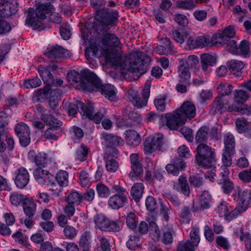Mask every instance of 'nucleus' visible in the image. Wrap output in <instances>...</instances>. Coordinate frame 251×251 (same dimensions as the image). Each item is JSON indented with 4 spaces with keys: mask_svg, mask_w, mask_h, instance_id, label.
Wrapping results in <instances>:
<instances>
[{
    "mask_svg": "<svg viewBox=\"0 0 251 251\" xmlns=\"http://www.w3.org/2000/svg\"><path fill=\"white\" fill-rule=\"evenodd\" d=\"M151 61V58L143 52L132 53L125 62V69L131 73L137 74L136 77L138 78L146 72Z\"/></svg>",
    "mask_w": 251,
    "mask_h": 251,
    "instance_id": "obj_1",
    "label": "nucleus"
},
{
    "mask_svg": "<svg viewBox=\"0 0 251 251\" xmlns=\"http://www.w3.org/2000/svg\"><path fill=\"white\" fill-rule=\"evenodd\" d=\"M118 14L116 11H110L108 9L102 8L97 10L95 19L97 21L93 27L99 35L108 30L107 26H113L118 21Z\"/></svg>",
    "mask_w": 251,
    "mask_h": 251,
    "instance_id": "obj_2",
    "label": "nucleus"
},
{
    "mask_svg": "<svg viewBox=\"0 0 251 251\" xmlns=\"http://www.w3.org/2000/svg\"><path fill=\"white\" fill-rule=\"evenodd\" d=\"M52 9L53 7L49 2L39 5L35 10L29 8L25 20L26 24L33 29L41 27L43 24V20L47 18L46 15L51 12Z\"/></svg>",
    "mask_w": 251,
    "mask_h": 251,
    "instance_id": "obj_3",
    "label": "nucleus"
},
{
    "mask_svg": "<svg viewBox=\"0 0 251 251\" xmlns=\"http://www.w3.org/2000/svg\"><path fill=\"white\" fill-rule=\"evenodd\" d=\"M112 190L115 194L111 196L108 201V205L112 209L118 210L124 207L128 202L126 189L119 184L114 182L111 184Z\"/></svg>",
    "mask_w": 251,
    "mask_h": 251,
    "instance_id": "obj_4",
    "label": "nucleus"
},
{
    "mask_svg": "<svg viewBox=\"0 0 251 251\" xmlns=\"http://www.w3.org/2000/svg\"><path fill=\"white\" fill-rule=\"evenodd\" d=\"M88 73L94 74L87 70L81 71L80 74L73 70L68 73L67 77L68 81L71 84L79 83L84 90L91 92L93 89L92 85H91L93 79L88 76Z\"/></svg>",
    "mask_w": 251,
    "mask_h": 251,
    "instance_id": "obj_5",
    "label": "nucleus"
},
{
    "mask_svg": "<svg viewBox=\"0 0 251 251\" xmlns=\"http://www.w3.org/2000/svg\"><path fill=\"white\" fill-rule=\"evenodd\" d=\"M88 76L93 79L91 84L93 87V91H99L104 97L111 101L117 100L116 92L113 85L110 84H102L100 79L95 74H87Z\"/></svg>",
    "mask_w": 251,
    "mask_h": 251,
    "instance_id": "obj_6",
    "label": "nucleus"
},
{
    "mask_svg": "<svg viewBox=\"0 0 251 251\" xmlns=\"http://www.w3.org/2000/svg\"><path fill=\"white\" fill-rule=\"evenodd\" d=\"M249 97L248 93L242 90H236L234 94V102L228 106V110L229 111H236L242 114L249 115L251 113L249 109L244 105V102Z\"/></svg>",
    "mask_w": 251,
    "mask_h": 251,
    "instance_id": "obj_7",
    "label": "nucleus"
},
{
    "mask_svg": "<svg viewBox=\"0 0 251 251\" xmlns=\"http://www.w3.org/2000/svg\"><path fill=\"white\" fill-rule=\"evenodd\" d=\"M96 226L101 231L106 232H117L120 230L122 222L109 220L104 215L97 214L94 217Z\"/></svg>",
    "mask_w": 251,
    "mask_h": 251,
    "instance_id": "obj_8",
    "label": "nucleus"
},
{
    "mask_svg": "<svg viewBox=\"0 0 251 251\" xmlns=\"http://www.w3.org/2000/svg\"><path fill=\"white\" fill-rule=\"evenodd\" d=\"M81 110L82 116L86 117H91L90 112L92 111V103L89 102L86 105L83 103L75 99H73L70 100L68 105V114L70 116H74L79 111L78 108Z\"/></svg>",
    "mask_w": 251,
    "mask_h": 251,
    "instance_id": "obj_9",
    "label": "nucleus"
},
{
    "mask_svg": "<svg viewBox=\"0 0 251 251\" xmlns=\"http://www.w3.org/2000/svg\"><path fill=\"white\" fill-rule=\"evenodd\" d=\"M156 150L163 151L165 150L163 136L161 134H157L151 139L148 138L145 142L144 151L146 153H152Z\"/></svg>",
    "mask_w": 251,
    "mask_h": 251,
    "instance_id": "obj_10",
    "label": "nucleus"
},
{
    "mask_svg": "<svg viewBox=\"0 0 251 251\" xmlns=\"http://www.w3.org/2000/svg\"><path fill=\"white\" fill-rule=\"evenodd\" d=\"M196 107L191 101L183 102L180 107L176 110V114L181 117V120L185 123L187 119H191L196 116Z\"/></svg>",
    "mask_w": 251,
    "mask_h": 251,
    "instance_id": "obj_11",
    "label": "nucleus"
},
{
    "mask_svg": "<svg viewBox=\"0 0 251 251\" xmlns=\"http://www.w3.org/2000/svg\"><path fill=\"white\" fill-rule=\"evenodd\" d=\"M44 54L48 57L53 58H66L70 56L69 50L58 45L48 48Z\"/></svg>",
    "mask_w": 251,
    "mask_h": 251,
    "instance_id": "obj_12",
    "label": "nucleus"
},
{
    "mask_svg": "<svg viewBox=\"0 0 251 251\" xmlns=\"http://www.w3.org/2000/svg\"><path fill=\"white\" fill-rule=\"evenodd\" d=\"M33 176L36 180L40 184L46 183L53 184L54 176L48 171L42 168H37L33 171Z\"/></svg>",
    "mask_w": 251,
    "mask_h": 251,
    "instance_id": "obj_13",
    "label": "nucleus"
},
{
    "mask_svg": "<svg viewBox=\"0 0 251 251\" xmlns=\"http://www.w3.org/2000/svg\"><path fill=\"white\" fill-rule=\"evenodd\" d=\"M186 167V164L183 158H175L171 163L166 165V169L168 173L177 176L179 172L184 170Z\"/></svg>",
    "mask_w": 251,
    "mask_h": 251,
    "instance_id": "obj_14",
    "label": "nucleus"
},
{
    "mask_svg": "<svg viewBox=\"0 0 251 251\" xmlns=\"http://www.w3.org/2000/svg\"><path fill=\"white\" fill-rule=\"evenodd\" d=\"M18 3L16 1H9L0 5V17L4 18L15 14L18 12Z\"/></svg>",
    "mask_w": 251,
    "mask_h": 251,
    "instance_id": "obj_15",
    "label": "nucleus"
},
{
    "mask_svg": "<svg viewBox=\"0 0 251 251\" xmlns=\"http://www.w3.org/2000/svg\"><path fill=\"white\" fill-rule=\"evenodd\" d=\"M225 150L223 157H231L235 153V140L234 136L229 133L224 137Z\"/></svg>",
    "mask_w": 251,
    "mask_h": 251,
    "instance_id": "obj_16",
    "label": "nucleus"
},
{
    "mask_svg": "<svg viewBox=\"0 0 251 251\" xmlns=\"http://www.w3.org/2000/svg\"><path fill=\"white\" fill-rule=\"evenodd\" d=\"M29 180V175L26 169L21 167L18 170V173L15 179V183L19 188H25Z\"/></svg>",
    "mask_w": 251,
    "mask_h": 251,
    "instance_id": "obj_17",
    "label": "nucleus"
},
{
    "mask_svg": "<svg viewBox=\"0 0 251 251\" xmlns=\"http://www.w3.org/2000/svg\"><path fill=\"white\" fill-rule=\"evenodd\" d=\"M143 158H130L131 168L132 171L129 173V176L133 178L135 176H139L143 173Z\"/></svg>",
    "mask_w": 251,
    "mask_h": 251,
    "instance_id": "obj_18",
    "label": "nucleus"
},
{
    "mask_svg": "<svg viewBox=\"0 0 251 251\" xmlns=\"http://www.w3.org/2000/svg\"><path fill=\"white\" fill-rule=\"evenodd\" d=\"M174 188L177 191L180 192L186 196L189 195V186L187 183L186 177L183 175L179 176L178 179V183H174Z\"/></svg>",
    "mask_w": 251,
    "mask_h": 251,
    "instance_id": "obj_19",
    "label": "nucleus"
},
{
    "mask_svg": "<svg viewBox=\"0 0 251 251\" xmlns=\"http://www.w3.org/2000/svg\"><path fill=\"white\" fill-rule=\"evenodd\" d=\"M101 42L105 47L110 48L118 47L120 45L119 39L113 34H104L101 39Z\"/></svg>",
    "mask_w": 251,
    "mask_h": 251,
    "instance_id": "obj_20",
    "label": "nucleus"
},
{
    "mask_svg": "<svg viewBox=\"0 0 251 251\" xmlns=\"http://www.w3.org/2000/svg\"><path fill=\"white\" fill-rule=\"evenodd\" d=\"M91 233L89 231L83 232L79 239V246L82 251H89L90 250Z\"/></svg>",
    "mask_w": 251,
    "mask_h": 251,
    "instance_id": "obj_21",
    "label": "nucleus"
},
{
    "mask_svg": "<svg viewBox=\"0 0 251 251\" xmlns=\"http://www.w3.org/2000/svg\"><path fill=\"white\" fill-rule=\"evenodd\" d=\"M166 119L167 120L166 125L171 129H175L179 125L184 123L181 120V117L176 115V111L175 114H166Z\"/></svg>",
    "mask_w": 251,
    "mask_h": 251,
    "instance_id": "obj_22",
    "label": "nucleus"
},
{
    "mask_svg": "<svg viewBox=\"0 0 251 251\" xmlns=\"http://www.w3.org/2000/svg\"><path fill=\"white\" fill-rule=\"evenodd\" d=\"M128 99L138 108H141L147 104L146 100L138 97L137 93L134 90H130L128 93Z\"/></svg>",
    "mask_w": 251,
    "mask_h": 251,
    "instance_id": "obj_23",
    "label": "nucleus"
},
{
    "mask_svg": "<svg viewBox=\"0 0 251 251\" xmlns=\"http://www.w3.org/2000/svg\"><path fill=\"white\" fill-rule=\"evenodd\" d=\"M228 104V101H226L222 97H217L215 98L210 106V113L211 114L215 115L218 112L223 109L225 105Z\"/></svg>",
    "mask_w": 251,
    "mask_h": 251,
    "instance_id": "obj_24",
    "label": "nucleus"
},
{
    "mask_svg": "<svg viewBox=\"0 0 251 251\" xmlns=\"http://www.w3.org/2000/svg\"><path fill=\"white\" fill-rule=\"evenodd\" d=\"M216 57L209 53H204L201 55V62L202 68L204 71H207L208 66H212L216 63Z\"/></svg>",
    "mask_w": 251,
    "mask_h": 251,
    "instance_id": "obj_25",
    "label": "nucleus"
},
{
    "mask_svg": "<svg viewBox=\"0 0 251 251\" xmlns=\"http://www.w3.org/2000/svg\"><path fill=\"white\" fill-rule=\"evenodd\" d=\"M126 141L128 144L136 146L141 142V139L139 134L135 130H128L126 132Z\"/></svg>",
    "mask_w": 251,
    "mask_h": 251,
    "instance_id": "obj_26",
    "label": "nucleus"
},
{
    "mask_svg": "<svg viewBox=\"0 0 251 251\" xmlns=\"http://www.w3.org/2000/svg\"><path fill=\"white\" fill-rule=\"evenodd\" d=\"M40 76L47 86L52 85L54 83V79L50 72L47 68L40 66L38 69Z\"/></svg>",
    "mask_w": 251,
    "mask_h": 251,
    "instance_id": "obj_27",
    "label": "nucleus"
},
{
    "mask_svg": "<svg viewBox=\"0 0 251 251\" xmlns=\"http://www.w3.org/2000/svg\"><path fill=\"white\" fill-rule=\"evenodd\" d=\"M197 154L195 157H212L214 154L211 148L203 143L200 144L197 147Z\"/></svg>",
    "mask_w": 251,
    "mask_h": 251,
    "instance_id": "obj_28",
    "label": "nucleus"
},
{
    "mask_svg": "<svg viewBox=\"0 0 251 251\" xmlns=\"http://www.w3.org/2000/svg\"><path fill=\"white\" fill-rule=\"evenodd\" d=\"M227 65L232 70L233 74L236 76H239L241 74V71L244 67L243 62L238 60H232L229 61Z\"/></svg>",
    "mask_w": 251,
    "mask_h": 251,
    "instance_id": "obj_29",
    "label": "nucleus"
},
{
    "mask_svg": "<svg viewBox=\"0 0 251 251\" xmlns=\"http://www.w3.org/2000/svg\"><path fill=\"white\" fill-rule=\"evenodd\" d=\"M144 188V184L142 183H135L131 187V195L136 201H139L142 198Z\"/></svg>",
    "mask_w": 251,
    "mask_h": 251,
    "instance_id": "obj_30",
    "label": "nucleus"
},
{
    "mask_svg": "<svg viewBox=\"0 0 251 251\" xmlns=\"http://www.w3.org/2000/svg\"><path fill=\"white\" fill-rule=\"evenodd\" d=\"M41 119L47 125L50 126L51 128L58 127L62 126V122L58 120L51 115L42 114Z\"/></svg>",
    "mask_w": 251,
    "mask_h": 251,
    "instance_id": "obj_31",
    "label": "nucleus"
},
{
    "mask_svg": "<svg viewBox=\"0 0 251 251\" xmlns=\"http://www.w3.org/2000/svg\"><path fill=\"white\" fill-rule=\"evenodd\" d=\"M123 115L132 121L131 124L133 125L138 126L141 124V116L136 112H132L128 107L124 111Z\"/></svg>",
    "mask_w": 251,
    "mask_h": 251,
    "instance_id": "obj_32",
    "label": "nucleus"
},
{
    "mask_svg": "<svg viewBox=\"0 0 251 251\" xmlns=\"http://www.w3.org/2000/svg\"><path fill=\"white\" fill-rule=\"evenodd\" d=\"M69 204L78 205L82 201V195L77 191H72L66 198Z\"/></svg>",
    "mask_w": 251,
    "mask_h": 251,
    "instance_id": "obj_33",
    "label": "nucleus"
},
{
    "mask_svg": "<svg viewBox=\"0 0 251 251\" xmlns=\"http://www.w3.org/2000/svg\"><path fill=\"white\" fill-rule=\"evenodd\" d=\"M50 90V86H46L43 89L38 90L34 94L32 99L33 101L38 102L47 98Z\"/></svg>",
    "mask_w": 251,
    "mask_h": 251,
    "instance_id": "obj_34",
    "label": "nucleus"
},
{
    "mask_svg": "<svg viewBox=\"0 0 251 251\" xmlns=\"http://www.w3.org/2000/svg\"><path fill=\"white\" fill-rule=\"evenodd\" d=\"M198 1L197 0H178L176 2V6L179 8L191 10L197 6Z\"/></svg>",
    "mask_w": 251,
    "mask_h": 251,
    "instance_id": "obj_35",
    "label": "nucleus"
},
{
    "mask_svg": "<svg viewBox=\"0 0 251 251\" xmlns=\"http://www.w3.org/2000/svg\"><path fill=\"white\" fill-rule=\"evenodd\" d=\"M149 232L152 240L155 241H157L159 240L161 231L154 221H151L149 222Z\"/></svg>",
    "mask_w": 251,
    "mask_h": 251,
    "instance_id": "obj_36",
    "label": "nucleus"
},
{
    "mask_svg": "<svg viewBox=\"0 0 251 251\" xmlns=\"http://www.w3.org/2000/svg\"><path fill=\"white\" fill-rule=\"evenodd\" d=\"M68 173L66 171L60 170L56 175V180L60 186L66 187L68 185Z\"/></svg>",
    "mask_w": 251,
    "mask_h": 251,
    "instance_id": "obj_37",
    "label": "nucleus"
},
{
    "mask_svg": "<svg viewBox=\"0 0 251 251\" xmlns=\"http://www.w3.org/2000/svg\"><path fill=\"white\" fill-rule=\"evenodd\" d=\"M96 188L99 198H107L111 194L110 188L103 183H98Z\"/></svg>",
    "mask_w": 251,
    "mask_h": 251,
    "instance_id": "obj_38",
    "label": "nucleus"
},
{
    "mask_svg": "<svg viewBox=\"0 0 251 251\" xmlns=\"http://www.w3.org/2000/svg\"><path fill=\"white\" fill-rule=\"evenodd\" d=\"M188 67L183 65H179L178 72L180 81L182 82L187 83L191 77V73Z\"/></svg>",
    "mask_w": 251,
    "mask_h": 251,
    "instance_id": "obj_39",
    "label": "nucleus"
},
{
    "mask_svg": "<svg viewBox=\"0 0 251 251\" xmlns=\"http://www.w3.org/2000/svg\"><path fill=\"white\" fill-rule=\"evenodd\" d=\"M23 209L25 214L28 217H32L36 211V204L32 201L25 202Z\"/></svg>",
    "mask_w": 251,
    "mask_h": 251,
    "instance_id": "obj_40",
    "label": "nucleus"
},
{
    "mask_svg": "<svg viewBox=\"0 0 251 251\" xmlns=\"http://www.w3.org/2000/svg\"><path fill=\"white\" fill-rule=\"evenodd\" d=\"M106 58L107 61L113 65H118L120 63V55L115 50L107 51L106 52Z\"/></svg>",
    "mask_w": 251,
    "mask_h": 251,
    "instance_id": "obj_41",
    "label": "nucleus"
},
{
    "mask_svg": "<svg viewBox=\"0 0 251 251\" xmlns=\"http://www.w3.org/2000/svg\"><path fill=\"white\" fill-rule=\"evenodd\" d=\"M209 128L206 126L201 127L197 131L195 136V140L196 143H202L208 138V133Z\"/></svg>",
    "mask_w": 251,
    "mask_h": 251,
    "instance_id": "obj_42",
    "label": "nucleus"
},
{
    "mask_svg": "<svg viewBox=\"0 0 251 251\" xmlns=\"http://www.w3.org/2000/svg\"><path fill=\"white\" fill-rule=\"evenodd\" d=\"M240 196L239 205L247 209L248 208V205L251 200V193L247 190L242 192H239Z\"/></svg>",
    "mask_w": 251,
    "mask_h": 251,
    "instance_id": "obj_43",
    "label": "nucleus"
},
{
    "mask_svg": "<svg viewBox=\"0 0 251 251\" xmlns=\"http://www.w3.org/2000/svg\"><path fill=\"white\" fill-rule=\"evenodd\" d=\"M231 209V208L226 202L222 201L218 205L215 210L221 217L224 216L226 219V215Z\"/></svg>",
    "mask_w": 251,
    "mask_h": 251,
    "instance_id": "obj_44",
    "label": "nucleus"
},
{
    "mask_svg": "<svg viewBox=\"0 0 251 251\" xmlns=\"http://www.w3.org/2000/svg\"><path fill=\"white\" fill-rule=\"evenodd\" d=\"M195 245L191 243L189 240L180 242L177 246L178 251H195L196 248Z\"/></svg>",
    "mask_w": 251,
    "mask_h": 251,
    "instance_id": "obj_45",
    "label": "nucleus"
},
{
    "mask_svg": "<svg viewBox=\"0 0 251 251\" xmlns=\"http://www.w3.org/2000/svg\"><path fill=\"white\" fill-rule=\"evenodd\" d=\"M211 200V196L206 191L202 192L200 196V203L201 207L203 209H207L209 207V203Z\"/></svg>",
    "mask_w": 251,
    "mask_h": 251,
    "instance_id": "obj_46",
    "label": "nucleus"
},
{
    "mask_svg": "<svg viewBox=\"0 0 251 251\" xmlns=\"http://www.w3.org/2000/svg\"><path fill=\"white\" fill-rule=\"evenodd\" d=\"M140 246V238L138 235H131L126 242V247L130 250L134 251Z\"/></svg>",
    "mask_w": 251,
    "mask_h": 251,
    "instance_id": "obj_47",
    "label": "nucleus"
},
{
    "mask_svg": "<svg viewBox=\"0 0 251 251\" xmlns=\"http://www.w3.org/2000/svg\"><path fill=\"white\" fill-rule=\"evenodd\" d=\"M138 220V218L134 212L129 213L126 218V224L127 226L132 229L137 227Z\"/></svg>",
    "mask_w": 251,
    "mask_h": 251,
    "instance_id": "obj_48",
    "label": "nucleus"
},
{
    "mask_svg": "<svg viewBox=\"0 0 251 251\" xmlns=\"http://www.w3.org/2000/svg\"><path fill=\"white\" fill-rule=\"evenodd\" d=\"M250 53V44L246 40H243L241 42L238 47L237 54L243 55L247 56Z\"/></svg>",
    "mask_w": 251,
    "mask_h": 251,
    "instance_id": "obj_49",
    "label": "nucleus"
},
{
    "mask_svg": "<svg viewBox=\"0 0 251 251\" xmlns=\"http://www.w3.org/2000/svg\"><path fill=\"white\" fill-rule=\"evenodd\" d=\"M212 158H196V162L199 166L203 169H208L213 165Z\"/></svg>",
    "mask_w": 251,
    "mask_h": 251,
    "instance_id": "obj_50",
    "label": "nucleus"
},
{
    "mask_svg": "<svg viewBox=\"0 0 251 251\" xmlns=\"http://www.w3.org/2000/svg\"><path fill=\"white\" fill-rule=\"evenodd\" d=\"M221 96L225 99L226 96L229 95L232 91V86L230 84L226 85L224 83L220 84L217 88Z\"/></svg>",
    "mask_w": 251,
    "mask_h": 251,
    "instance_id": "obj_51",
    "label": "nucleus"
},
{
    "mask_svg": "<svg viewBox=\"0 0 251 251\" xmlns=\"http://www.w3.org/2000/svg\"><path fill=\"white\" fill-rule=\"evenodd\" d=\"M247 209L239 204L238 207L235 208L230 212H228L227 215H226V220L230 221L236 218L239 215L243 213Z\"/></svg>",
    "mask_w": 251,
    "mask_h": 251,
    "instance_id": "obj_52",
    "label": "nucleus"
},
{
    "mask_svg": "<svg viewBox=\"0 0 251 251\" xmlns=\"http://www.w3.org/2000/svg\"><path fill=\"white\" fill-rule=\"evenodd\" d=\"M15 133L18 136L25 135L30 132L29 127L27 125L23 123L17 124L15 127Z\"/></svg>",
    "mask_w": 251,
    "mask_h": 251,
    "instance_id": "obj_53",
    "label": "nucleus"
},
{
    "mask_svg": "<svg viewBox=\"0 0 251 251\" xmlns=\"http://www.w3.org/2000/svg\"><path fill=\"white\" fill-rule=\"evenodd\" d=\"M199 232L198 228L193 227L190 233V239L189 240L196 247L198 246L200 241Z\"/></svg>",
    "mask_w": 251,
    "mask_h": 251,
    "instance_id": "obj_54",
    "label": "nucleus"
},
{
    "mask_svg": "<svg viewBox=\"0 0 251 251\" xmlns=\"http://www.w3.org/2000/svg\"><path fill=\"white\" fill-rule=\"evenodd\" d=\"M106 140L115 146H122L124 143V140L120 137L112 134H106L104 136Z\"/></svg>",
    "mask_w": 251,
    "mask_h": 251,
    "instance_id": "obj_55",
    "label": "nucleus"
},
{
    "mask_svg": "<svg viewBox=\"0 0 251 251\" xmlns=\"http://www.w3.org/2000/svg\"><path fill=\"white\" fill-rule=\"evenodd\" d=\"M63 233L67 238L72 240L76 237L77 231L74 227L67 226L63 229Z\"/></svg>",
    "mask_w": 251,
    "mask_h": 251,
    "instance_id": "obj_56",
    "label": "nucleus"
},
{
    "mask_svg": "<svg viewBox=\"0 0 251 251\" xmlns=\"http://www.w3.org/2000/svg\"><path fill=\"white\" fill-rule=\"evenodd\" d=\"M105 167L108 172H115L119 168V163L114 158L108 159L105 161Z\"/></svg>",
    "mask_w": 251,
    "mask_h": 251,
    "instance_id": "obj_57",
    "label": "nucleus"
},
{
    "mask_svg": "<svg viewBox=\"0 0 251 251\" xmlns=\"http://www.w3.org/2000/svg\"><path fill=\"white\" fill-rule=\"evenodd\" d=\"M12 237L14 239L15 242L19 244L24 245H28L27 243V238L20 231H17L14 233Z\"/></svg>",
    "mask_w": 251,
    "mask_h": 251,
    "instance_id": "obj_58",
    "label": "nucleus"
},
{
    "mask_svg": "<svg viewBox=\"0 0 251 251\" xmlns=\"http://www.w3.org/2000/svg\"><path fill=\"white\" fill-rule=\"evenodd\" d=\"M25 199V197L21 193L14 192L11 194L10 201L13 205L17 206Z\"/></svg>",
    "mask_w": 251,
    "mask_h": 251,
    "instance_id": "obj_59",
    "label": "nucleus"
},
{
    "mask_svg": "<svg viewBox=\"0 0 251 251\" xmlns=\"http://www.w3.org/2000/svg\"><path fill=\"white\" fill-rule=\"evenodd\" d=\"M41 80L37 77L25 81L24 86L27 88H35L41 84Z\"/></svg>",
    "mask_w": 251,
    "mask_h": 251,
    "instance_id": "obj_60",
    "label": "nucleus"
},
{
    "mask_svg": "<svg viewBox=\"0 0 251 251\" xmlns=\"http://www.w3.org/2000/svg\"><path fill=\"white\" fill-rule=\"evenodd\" d=\"M219 184H222V189L224 193L228 194L230 193L234 189L233 183L229 180L223 181L222 182H218Z\"/></svg>",
    "mask_w": 251,
    "mask_h": 251,
    "instance_id": "obj_61",
    "label": "nucleus"
},
{
    "mask_svg": "<svg viewBox=\"0 0 251 251\" xmlns=\"http://www.w3.org/2000/svg\"><path fill=\"white\" fill-rule=\"evenodd\" d=\"M146 206L147 209L150 211H154L157 207V203L154 198L151 196H149L146 200Z\"/></svg>",
    "mask_w": 251,
    "mask_h": 251,
    "instance_id": "obj_62",
    "label": "nucleus"
},
{
    "mask_svg": "<svg viewBox=\"0 0 251 251\" xmlns=\"http://www.w3.org/2000/svg\"><path fill=\"white\" fill-rule=\"evenodd\" d=\"M40 251H64L59 248L53 249L51 243L49 241L43 242L40 248Z\"/></svg>",
    "mask_w": 251,
    "mask_h": 251,
    "instance_id": "obj_63",
    "label": "nucleus"
},
{
    "mask_svg": "<svg viewBox=\"0 0 251 251\" xmlns=\"http://www.w3.org/2000/svg\"><path fill=\"white\" fill-rule=\"evenodd\" d=\"M239 177L245 182L251 181V168L246 170L238 174Z\"/></svg>",
    "mask_w": 251,
    "mask_h": 251,
    "instance_id": "obj_64",
    "label": "nucleus"
}]
</instances>
